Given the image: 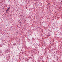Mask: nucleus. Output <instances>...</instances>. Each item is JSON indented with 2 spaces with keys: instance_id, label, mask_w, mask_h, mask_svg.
I'll use <instances>...</instances> for the list:
<instances>
[{
  "instance_id": "nucleus-1",
  "label": "nucleus",
  "mask_w": 62,
  "mask_h": 62,
  "mask_svg": "<svg viewBox=\"0 0 62 62\" xmlns=\"http://www.w3.org/2000/svg\"><path fill=\"white\" fill-rule=\"evenodd\" d=\"M10 7H9V8H8V9H7L8 10V9H10Z\"/></svg>"
},
{
  "instance_id": "nucleus-2",
  "label": "nucleus",
  "mask_w": 62,
  "mask_h": 62,
  "mask_svg": "<svg viewBox=\"0 0 62 62\" xmlns=\"http://www.w3.org/2000/svg\"><path fill=\"white\" fill-rule=\"evenodd\" d=\"M8 10L7 9V10L6 11H8Z\"/></svg>"
},
{
  "instance_id": "nucleus-3",
  "label": "nucleus",
  "mask_w": 62,
  "mask_h": 62,
  "mask_svg": "<svg viewBox=\"0 0 62 62\" xmlns=\"http://www.w3.org/2000/svg\"><path fill=\"white\" fill-rule=\"evenodd\" d=\"M8 10L7 9V10L6 11H8Z\"/></svg>"
}]
</instances>
